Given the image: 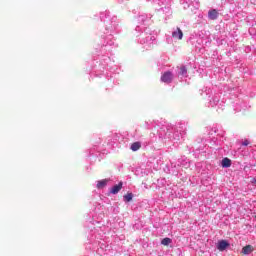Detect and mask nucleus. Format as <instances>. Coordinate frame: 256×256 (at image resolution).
I'll return each instance as SVG.
<instances>
[{"label": "nucleus", "mask_w": 256, "mask_h": 256, "mask_svg": "<svg viewBox=\"0 0 256 256\" xmlns=\"http://www.w3.org/2000/svg\"><path fill=\"white\" fill-rule=\"evenodd\" d=\"M107 183H109V180H107V179L98 181L97 189H103V187H105L107 185Z\"/></svg>", "instance_id": "7"}, {"label": "nucleus", "mask_w": 256, "mask_h": 256, "mask_svg": "<svg viewBox=\"0 0 256 256\" xmlns=\"http://www.w3.org/2000/svg\"><path fill=\"white\" fill-rule=\"evenodd\" d=\"M254 183H256V180L254 181Z\"/></svg>", "instance_id": "14"}, {"label": "nucleus", "mask_w": 256, "mask_h": 256, "mask_svg": "<svg viewBox=\"0 0 256 256\" xmlns=\"http://www.w3.org/2000/svg\"><path fill=\"white\" fill-rule=\"evenodd\" d=\"M229 245H230L229 242H227L226 240H221L217 244V249L218 251H225V249H227Z\"/></svg>", "instance_id": "4"}, {"label": "nucleus", "mask_w": 256, "mask_h": 256, "mask_svg": "<svg viewBox=\"0 0 256 256\" xmlns=\"http://www.w3.org/2000/svg\"><path fill=\"white\" fill-rule=\"evenodd\" d=\"M242 145H244V147H247V145H249V140H245Z\"/></svg>", "instance_id": "13"}, {"label": "nucleus", "mask_w": 256, "mask_h": 256, "mask_svg": "<svg viewBox=\"0 0 256 256\" xmlns=\"http://www.w3.org/2000/svg\"><path fill=\"white\" fill-rule=\"evenodd\" d=\"M121 189H123V182H119L118 184L114 185L111 188L110 193H112V195H117Z\"/></svg>", "instance_id": "3"}, {"label": "nucleus", "mask_w": 256, "mask_h": 256, "mask_svg": "<svg viewBox=\"0 0 256 256\" xmlns=\"http://www.w3.org/2000/svg\"><path fill=\"white\" fill-rule=\"evenodd\" d=\"M124 201H126V203H129L130 201H133V193H127L124 195Z\"/></svg>", "instance_id": "10"}, {"label": "nucleus", "mask_w": 256, "mask_h": 256, "mask_svg": "<svg viewBox=\"0 0 256 256\" xmlns=\"http://www.w3.org/2000/svg\"><path fill=\"white\" fill-rule=\"evenodd\" d=\"M253 253V246L246 245L242 248V255H251Z\"/></svg>", "instance_id": "6"}, {"label": "nucleus", "mask_w": 256, "mask_h": 256, "mask_svg": "<svg viewBox=\"0 0 256 256\" xmlns=\"http://www.w3.org/2000/svg\"><path fill=\"white\" fill-rule=\"evenodd\" d=\"M161 81L163 83H171V81H173V73H171L170 71L165 72L161 76Z\"/></svg>", "instance_id": "1"}, {"label": "nucleus", "mask_w": 256, "mask_h": 256, "mask_svg": "<svg viewBox=\"0 0 256 256\" xmlns=\"http://www.w3.org/2000/svg\"><path fill=\"white\" fill-rule=\"evenodd\" d=\"M222 167H225V168L231 167V159H229V158H224V159L222 160Z\"/></svg>", "instance_id": "9"}, {"label": "nucleus", "mask_w": 256, "mask_h": 256, "mask_svg": "<svg viewBox=\"0 0 256 256\" xmlns=\"http://www.w3.org/2000/svg\"><path fill=\"white\" fill-rule=\"evenodd\" d=\"M172 37L174 39H183V31H181V28H177L176 31L172 33Z\"/></svg>", "instance_id": "5"}, {"label": "nucleus", "mask_w": 256, "mask_h": 256, "mask_svg": "<svg viewBox=\"0 0 256 256\" xmlns=\"http://www.w3.org/2000/svg\"><path fill=\"white\" fill-rule=\"evenodd\" d=\"M130 149L132 151H139V149H141V142H134V143H132Z\"/></svg>", "instance_id": "8"}, {"label": "nucleus", "mask_w": 256, "mask_h": 256, "mask_svg": "<svg viewBox=\"0 0 256 256\" xmlns=\"http://www.w3.org/2000/svg\"><path fill=\"white\" fill-rule=\"evenodd\" d=\"M171 243V238H164L162 239L161 241V244L164 245V246H167Z\"/></svg>", "instance_id": "11"}, {"label": "nucleus", "mask_w": 256, "mask_h": 256, "mask_svg": "<svg viewBox=\"0 0 256 256\" xmlns=\"http://www.w3.org/2000/svg\"><path fill=\"white\" fill-rule=\"evenodd\" d=\"M180 75H187V68L185 66L180 67Z\"/></svg>", "instance_id": "12"}, {"label": "nucleus", "mask_w": 256, "mask_h": 256, "mask_svg": "<svg viewBox=\"0 0 256 256\" xmlns=\"http://www.w3.org/2000/svg\"><path fill=\"white\" fill-rule=\"evenodd\" d=\"M208 18L210 19V21H215L219 19V11H217V9L210 10L208 12Z\"/></svg>", "instance_id": "2"}]
</instances>
